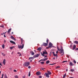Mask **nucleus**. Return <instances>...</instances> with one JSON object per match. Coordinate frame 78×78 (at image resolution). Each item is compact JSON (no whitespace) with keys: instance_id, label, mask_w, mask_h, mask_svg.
<instances>
[{"instance_id":"f257e3e1","label":"nucleus","mask_w":78,"mask_h":78,"mask_svg":"<svg viewBox=\"0 0 78 78\" xmlns=\"http://www.w3.org/2000/svg\"><path fill=\"white\" fill-rule=\"evenodd\" d=\"M23 65L24 66H25V67H28V66L30 65V62H26L24 63Z\"/></svg>"},{"instance_id":"f03ea898","label":"nucleus","mask_w":78,"mask_h":78,"mask_svg":"<svg viewBox=\"0 0 78 78\" xmlns=\"http://www.w3.org/2000/svg\"><path fill=\"white\" fill-rule=\"evenodd\" d=\"M60 53L62 56L64 55V50L63 49H60Z\"/></svg>"},{"instance_id":"7ed1b4c3","label":"nucleus","mask_w":78,"mask_h":78,"mask_svg":"<svg viewBox=\"0 0 78 78\" xmlns=\"http://www.w3.org/2000/svg\"><path fill=\"white\" fill-rule=\"evenodd\" d=\"M24 47V44H22V45H18V47L19 48H21L22 49Z\"/></svg>"},{"instance_id":"20e7f679","label":"nucleus","mask_w":78,"mask_h":78,"mask_svg":"<svg viewBox=\"0 0 78 78\" xmlns=\"http://www.w3.org/2000/svg\"><path fill=\"white\" fill-rule=\"evenodd\" d=\"M39 56V55L38 54H37L34 55V58H37Z\"/></svg>"},{"instance_id":"39448f33","label":"nucleus","mask_w":78,"mask_h":78,"mask_svg":"<svg viewBox=\"0 0 78 78\" xmlns=\"http://www.w3.org/2000/svg\"><path fill=\"white\" fill-rule=\"evenodd\" d=\"M49 47H48V48H51V46H52V44H51V43H49Z\"/></svg>"},{"instance_id":"423d86ee","label":"nucleus","mask_w":78,"mask_h":78,"mask_svg":"<svg viewBox=\"0 0 78 78\" xmlns=\"http://www.w3.org/2000/svg\"><path fill=\"white\" fill-rule=\"evenodd\" d=\"M43 54L41 53L42 54V56H44V54H47V52L46 51L45 52V51H43Z\"/></svg>"},{"instance_id":"0eeeda50","label":"nucleus","mask_w":78,"mask_h":78,"mask_svg":"<svg viewBox=\"0 0 78 78\" xmlns=\"http://www.w3.org/2000/svg\"><path fill=\"white\" fill-rule=\"evenodd\" d=\"M45 75H46V77H47L48 78L50 77V76H49V74H48V73H45Z\"/></svg>"},{"instance_id":"6e6552de","label":"nucleus","mask_w":78,"mask_h":78,"mask_svg":"<svg viewBox=\"0 0 78 78\" xmlns=\"http://www.w3.org/2000/svg\"><path fill=\"white\" fill-rule=\"evenodd\" d=\"M11 38L12 39H13V40H15V41H16V39H15V38H14V37H13V36H11Z\"/></svg>"},{"instance_id":"1a4fd4ad","label":"nucleus","mask_w":78,"mask_h":78,"mask_svg":"<svg viewBox=\"0 0 78 78\" xmlns=\"http://www.w3.org/2000/svg\"><path fill=\"white\" fill-rule=\"evenodd\" d=\"M10 42H11V43H12V44H16V43L12 41H10Z\"/></svg>"},{"instance_id":"9d476101","label":"nucleus","mask_w":78,"mask_h":78,"mask_svg":"<svg viewBox=\"0 0 78 78\" xmlns=\"http://www.w3.org/2000/svg\"><path fill=\"white\" fill-rule=\"evenodd\" d=\"M43 45H44V46H47V45H48V44L46 43H43Z\"/></svg>"},{"instance_id":"9b49d317","label":"nucleus","mask_w":78,"mask_h":78,"mask_svg":"<svg viewBox=\"0 0 78 78\" xmlns=\"http://www.w3.org/2000/svg\"><path fill=\"white\" fill-rule=\"evenodd\" d=\"M69 65V66H74V65H73V63H72V62H70Z\"/></svg>"},{"instance_id":"f8f14e48","label":"nucleus","mask_w":78,"mask_h":78,"mask_svg":"<svg viewBox=\"0 0 78 78\" xmlns=\"http://www.w3.org/2000/svg\"><path fill=\"white\" fill-rule=\"evenodd\" d=\"M30 53L32 55H34V53L33 51H31L30 52Z\"/></svg>"},{"instance_id":"ddd939ff","label":"nucleus","mask_w":78,"mask_h":78,"mask_svg":"<svg viewBox=\"0 0 78 78\" xmlns=\"http://www.w3.org/2000/svg\"><path fill=\"white\" fill-rule=\"evenodd\" d=\"M15 47L14 46H12L11 47H10L9 48L10 49V50H12V49H13L14 48H15Z\"/></svg>"},{"instance_id":"4468645a","label":"nucleus","mask_w":78,"mask_h":78,"mask_svg":"<svg viewBox=\"0 0 78 78\" xmlns=\"http://www.w3.org/2000/svg\"><path fill=\"white\" fill-rule=\"evenodd\" d=\"M11 28L8 31V33H10V32H11Z\"/></svg>"},{"instance_id":"2eb2a0df","label":"nucleus","mask_w":78,"mask_h":78,"mask_svg":"<svg viewBox=\"0 0 78 78\" xmlns=\"http://www.w3.org/2000/svg\"><path fill=\"white\" fill-rule=\"evenodd\" d=\"M47 72L49 75H51V72L49 71H47Z\"/></svg>"},{"instance_id":"dca6fc26","label":"nucleus","mask_w":78,"mask_h":78,"mask_svg":"<svg viewBox=\"0 0 78 78\" xmlns=\"http://www.w3.org/2000/svg\"><path fill=\"white\" fill-rule=\"evenodd\" d=\"M71 72H73L74 71H75V69H71L70 70Z\"/></svg>"},{"instance_id":"f3484780","label":"nucleus","mask_w":78,"mask_h":78,"mask_svg":"<svg viewBox=\"0 0 78 78\" xmlns=\"http://www.w3.org/2000/svg\"><path fill=\"white\" fill-rule=\"evenodd\" d=\"M36 74H37V75H40V72H37L36 73Z\"/></svg>"},{"instance_id":"a211bd4d","label":"nucleus","mask_w":78,"mask_h":78,"mask_svg":"<svg viewBox=\"0 0 78 78\" xmlns=\"http://www.w3.org/2000/svg\"><path fill=\"white\" fill-rule=\"evenodd\" d=\"M5 62H6V60H5V59H4L3 61V64H4V65H5Z\"/></svg>"},{"instance_id":"6ab92c4d","label":"nucleus","mask_w":78,"mask_h":78,"mask_svg":"<svg viewBox=\"0 0 78 78\" xmlns=\"http://www.w3.org/2000/svg\"><path fill=\"white\" fill-rule=\"evenodd\" d=\"M37 50H39V51H41V47L38 48Z\"/></svg>"},{"instance_id":"aec40b11","label":"nucleus","mask_w":78,"mask_h":78,"mask_svg":"<svg viewBox=\"0 0 78 78\" xmlns=\"http://www.w3.org/2000/svg\"><path fill=\"white\" fill-rule=\"evenodd\" d=\"M29 59H34V58L33 57H31L29 58Z\"/></svg>"},{"instance_id":"412c9836","label":"nucleus","mask_w":78,"mask_h":78,"mask_svg":"<svg viewBox=\"0 0 78 78\" xmlns=\"http://www.w3.org/2000/svg\"><path fill=\"white\" fill-rule=\"evenodd\" d=\"M75 48H76V45H74L73 46V50H74L75 49Z\"/></svg>"},{"instance_id":"4be33fe9","label":"nucleus","mask_w":78,"mask_h":78,"mask_svg":"<svg viewBox=\"0 0 78 78\" xmlns=\"http://www.w3.org/2000/svg\"><path fill=\"white\" fill-rule=\"evenodd\" d=\"M74 42L75 44H78V41H75Z\"/></svg>"},{"instance_id":"5701e85b","label":"nucleus","mask_w":78,"mask_h":78,"mask_svg":"<svg viewBox=\"0 0 78 78\" xmlns=\"http://www.w3.org/2000/svg\"><path fill=\"white\" fill-rule=\"evenodd\" d=\"M66 76V74H65L63 76V78H65Z\"/></svg>"},{"instance_id":"b1692460","label":"nucleus","mask_w":78,"mask_h":78,"mask_svg":"<svg viewBox=\"0 0 78 78\" xmlns=\"http://www.w3.org/2000/svg\"><path fill=\"white\" fill-rule=\"evenodd\" d=\"M47 59H48V58H44L43 59L44 61H46V60H47Z\"/></svg>"},{"instance_id":"393cba45","label":"nucleus","mask_w":78,"mask_h":78,"mask_svg":"<svg viewBox=\"0 0 78 78\" xmlns=\"http://www.w3.org/2000/svg\"><path fill=\"white\" fill-rule=\"evenodd\" d=\"M54 56H56V57L57 58H58V55H57V54H55L54 55Z\"/></svg>"},{"instance_id":"a878e982","label":"nucleus","mask_w":78,"mask_h":78,"mask_svg":"<svg viewBox=\"0 0 78 78\" xmlns=\"http://www.w3.org/2000/svg\"><path fill=\"white\" fill-rule=\"evenodd\" d=\"M2 47L3 48H5V45L3 44L2 45Z\"/></svg>"},{"instance_id":"bb28decb","label":"nucleus","mask_w":78,"mask_h":78,"mask_svg":"<svg viewBox=\"0 0 78 78\" xmlns=\"http://www.w3.org/2000/svg\"><path fill=\"white\" fill-rule=\"evenodd\" d=\"M45 69L44 68H40V70H45Z\"/></svg>"},{"instance_id":"cd10ccee","label":"nucleus","mask_w":78,"mask_h":78,"mask_svg":"<svg viewBox=\"0 0 78 78\" xmlns=\"http://www.w3.org/2000/svg\"><path fill=\"white\" fill-rule=\"evenodd\" d=\"M17 54H18V55H20L19 56H21V54L20 53V52H18Z\"/></svg>"},{"instance_id":"c85d7f7f","label":"nucleus","mask_w":78,"mask_h":78,"mask_svg":"<svg viewBox=\"0 0 78 78\" xmlns=\"http://www.w3.org/2000/svg\"><path fill=\"white\" fill-rule=\"evenodd\" d=\"M41 64H44V62H40Z\"/></svg>"},{"instance_id":"c756f323","label":"nucleus","mask_w":78,"mask_h":78,"mask_svg":"<svg viewBox=\"0 0 78 78\" xmlns=\"http://www.w3.org/2000/svg\"><path fill=\"white\" fill-rule=\"evenodd\" d=\"M48 63H50V61H46V64H48Z\"/></svg>"},{"instance_id":"7c9ffc66","label":"nucleus","mask_w":78,"mask_h":78,"mask_svg":"<svg viewBox=\"0 0 78 78\" xmlns=\"http://www.w3.org/2000/svg\"><path fill=\"white\" fill-rule=\"evenodd\" d=\"M15 78H18V76L16 75L14 76Z\"/></svg>"},{"instance_id":"2f4dec72","label":"nucleus","mask_w":78,"mask_h":78,"mask_svg":"<svg viewBox=\"0 0 78 78\" xmlns=\"http://www.w3.org/2000/svg\"><path fill=\"white\" fill-rule=\"evenodd\" d=\"M21 44H22V42H23V39L21 38Z\"/></svg>"},{"instance_id":"473e14b6","label":"nucleus","mask_w":78,"mask_h":78,"mask_svg":"<svg viewBox=\"0 0 78 78\" xmlns=\"http://www.w3.org/2000/svg\"><path fill=\"white\" fill-rule=\"evenodd\" d=\"M30 75L31 74H30V72H29V75H28L29 76H30Z\"/></svg>"},{"instance_id":"72a5a7b5","label":"nucleus","mask_w":78,"mask_h":78,"mask_svg":"<svg viewBox=\"0 0 78 78\" xmlns=\"http://www.w3.org/2000/svg\"><path fill=\"white\" fill-rule=\"evenodd\" d=\"M4 78H7V76L6 75V74H5L4 76Z\"/></svg>"},{"instance_id":"f704fd0d","label":"nucleus","mask_w":78,"mask_h":78,"mask_svg":"<svg viewBox=\"0 0 78 78\" xmlns=\"http://www.w3.org/2000/svg\"><path fill=\"white\" fill-rule=\"evenodd\" d=\"M73 62H74V64H76V61L74 60L73 61Z\"/></svg>"},{"instance_id":"c9c22d12","label":"nucleus","mask_w":78,"mask_h":78,"mask_svg":"<svg viewBox=\"0 0 78 78\" xmlns=\"http://www.w3.org/2000/svg\"><path fill=\"white\" fill-rule=\"evenodd\" d=\"M41 61H44V59H41L40 60H39V62H41Z\"/></svg>"},{"instance_id":"e433bc0d","label":"nucleus","mask_w":78,"mask_h":78,"mask_svg":"<svg viewBox=\"0 0 78 78\" xmlns=\"http://www.w3.org/2000/svg\"><path fill=\"white\" fill-rule=\"evenodd\" d=\"M0 27H2V28H4V26H3V25L1 26H0Z\"/></svg>"},{"instance_id":"4c0bfd02","label":"nucleus","mask_w":78,"mask_h":78,"mask_svg":"<svg viewBox=\"0 0 78 78\" xmlns=\"http://www.w3.org/2000/svg\"><path fill=\"white\" fill-rule=\"evenodd\" d=\"M14 72H17V70H16V69H14Z\"/></svg>"},{"instance_id":"58836bf2","label":"nucleus","mask_w":78,"mask_h":78,"mask_svg":"<svg viewBox=\"0 0 78 78\" xmlns=\"http://www.w3.org/2000/svg\"><path fill=\"white\" fill-rule=\"evenodd\" d=\"M5 33H6V32L5 33H3L2 34H1V35H3V34H5Z\"/></svg>"},{"instance_id":"ea45409f","label":"nucleus","mask_w":78,"mask_h":78,"mask_svg":"<svg viewBox=\"0 0 78 78\" xmlns=\"http://www.w3.org/2000/svg\"><path fill=\"white\" fill-rule=\"evenodd\" d=\"M47 43L48 44V39H47Z\"/></svg>"},{"instance_id":"a19ab883","label":"nucleus","mask_w":78,"mask_h":78,"mask_svg":"<svg viewBox=\"0 0 78 78\" xmlns=\"http://www.w3.org/2000/svg\"><path fill=\"white\" fill-rule=\"evenodd\" d=\"M28 69H30L31 68V66H29L28 67Z\"/></svg>"},{"instance_id":"79ce46f5","label":"nucleus","mask_w":78,"mask_h":78,"mask_svg":"<svg viewBox=\"0 0 78 78\" xmlns=\"http://www.w3.org/2000/svg\"><path fill=\"white\" fill-rule=\"evenodd\" d=\"M56 53L57 54H58V51H57L56 52Z\"/></svg>"},{"instance_id":"37998d69","label":"nucleus","mask_w":78,"mask_h":78,"mask_svg":"<svg viewBox=\"0 0 78 78\" xmlns=\"http://www.w3.org/2000/svg\"><path fill=\"white\" fill-rule=\"evenodd\" d=\"M56 68H59V66H57L56 67Z\"/></svg>"},{"instance_id":"c03bdc74","label":"nucleus","mask_w":78,"mask_h":78,"mask_svg":"<svg viewBox=\"0 0 78 78\" xmlns=\"http://www.w3.org/2000/svg\"><path fill=\"white\" fill-rule=\"evenodd\" d=\"M4 76V74H2V77H3V76Z\"/></svg>"},{"instance_id":"a18cd8bd","label":"nucleus","mask_w":78,"mask_h":78,"mask_svg":"<svg viewBox=\"0 0 78 78\" xmlns=\"http://www.w3.org/2000/svg\"><path fill=\"white\" fill-rule=\"evenodd\" d=\"M67 62L66 61H64L63 62V63H64V62Z\"/></svg>"},{"instance_id":"49530a36","label":"nucleus","mask_w":78,"mask_h":78,"mask_svg":"<svg viewBox=\"0 0 78 78\" xmlns=\"http://www.w3.org/2000/svg\"><path fill=\"white\" fill-rule=\"evenodd\" d=\"M52 53L53 54V55H54L55 54V52H54V51L52 52Z\"/></svg>"},{"instance_id":"de8ad7c7","label":"nucleus","mask_w":78,"mask_h":78,"mask_svg":"<svg viewBox=\"0 0 78 78\" xmlns=\"http://www.w3.org/2000/svg\"><path fill=\"white\" fill-rule=\"evenodd\" d=\"M42 78V76H39V78Z\"/></svg>"},{"instance_id":"09e8293b","label":"nucleus","mask_w":78,"mask_h":78,"mask_svg":"<svg viewBox=\"0 0 78 78\" xmlns=\"http://www.w3.org/2000/svg\"><path fill=\"white\" fill-rule=\"evenodd\" d=\"M76 50H78V48H76Z\"/></svg>"},{"instance_id":"8fccbe9b","label":"nucleus","mask_w":78,"mask_h":78,"mask_svg":"<svg viewBox=\"0 0 78 78\" xmlns=\"http://www.w3.org/2000/svg\"><path fill=\"white\" fill-rule=\"evenodd\" d=\"M12 34H14V32H12Z\"/></svg>"},{"instance_id":"3c124183","label":"nucleus","mask_w":78,"mask_h":78,"mask_svg":"<svg viewBox=\"0 0 78 78\" xmlns=\"http://www.w3.org/2000/svg\"><path fill=\"white\" fill-rule=\"evenodd\" d=\"M6 37V36L5 35H4V37Z\"/></svg>"},{"instance_id":"603ef678","label":"nucleus","mask_w":78,"mask_h":78,"mask_svg":"<svg viewBox=\"0 0 78 78\" xmlns=\"http://www.w3.org/2000/svg\"><path fill=\"white\" fill-rule=\"evenodd\" d=\"M58 51H59L60 50L59 49V48H58Z\"/></svg>"},{"instance_id":"864d4df0","label":"nucleus","mask_w":78,"mask_h":78,"mask_svg":"<svg viewBox=\"0 0 78 78\" xmlns=\"http://www.w3.org/2000/svg\"><path fill=\"white\" fill-rule=\"evenodd\" d=\"M0 65L2 66V64H1V63L0 62Z\"/></svg>"},{"instance_id":"5fc2aeb1","label":"nucleus","mask_w":78,"mask_h":78,"mask_svg":"<svg viewBox=\"0 0 78 78\" xmlns=\"http://www.w3.org/2000/svg\"><path fill=\"white\" fill-rule=\"evenodd\" d=\"M69 78H74V77H70Z\"/></svg>"},{"instance_id":"6e6d98bb","label":"nucleus","mask_w":78,"mask_h":78,"mask_svg":"<svg viewBox=\"0 0 78 78\" xmlns=\"http://www.w3.org/2000/svg\"><path fill=\"white\" fill-rule=\"evenodd\" d=\"M66 70V72H67L68 71V69H67Z\"/></svg>"},{"instance_id":"4d7b16f0","label":"nucleus","mask_w":78,"mask_h":78,"mask_svg":"<svg viewBox=\"0 0 78 78\" xmlns=\"http://www.w3.org/2000/svg\"><path fill=\"white\" fill-rule=\"evenodd\" d=\"M23 78H25V76H23Z\"/></svg>"},{"instance_id":"13d9d810","label":"nucleus","mask_w":78,"mask_h":78,"mask_svg":"<svg viewBox=\"0 0 78 78\" xmlns=\"http://www.w3.org/2000/svg\"><path fill=\"white\" fill-rule=\"evenodd\" d=\"M5 54H4L3 55V56H5Z\"/></svg>"},{"instance_id":"bf43d9fd","label":"nucleus","mask_w":78,"mask_h":78,"mask_svg":"<svg viewBox=\"0 0 78 78\" xmlns=\"http://www.w3.org/2000/svg\"><path fill=\"white\" fill-rule=\"evenodd\" d=\"M54 59H55V58L54 57L53 58Z\"/></svg>"},{"instance_id":"052dcab7","label":"nucleus","mask_w":78,"mask_h":78,"mask_svg":"<svg viewBox=\"0 0 78 78\" xmlns=\"http://www.w3.org/2000/svg\"><path fill=\"white\" fill-rule=\"evenodd\" d=\"M45 58H47V55H46V56H45Z\"/></svg>"},{"instance_id":"680f3d73","label":"nucleus","mask_w":78,"mask_h":78,"mask_svg":"<svg viewBox=\"0 0 78 78\" xmlns=\"http://www.w3.org/2000/svg\"><path fill=\"white\" fill-rule=\"evenodd\" d=\"M13 52H12V54H13Z\"/></svg>"},{"instance_id":"e2e57ef3","label":"nucleus","mask_w":78,"mask_h":78,"mask_svg":"<svg viewBox=\"0 0 78 78\" xmlns=\"http://www.w3.org/2000/svg\"><path fill=\"white\" fill-rule=\"evenodd\" d=\"M30 61V62H32V60H31Z\"/></svg>"},{"instance_id":"0e129e2a","label":"nucleus","mask_w":78,"mask_h":78,"mask_svg":"<svg viewBox=\"0 0 78 78\" xmlns=\"http://www.w3.org/2000/svg\"><path fill=\"white\" fill-rule=\"evenodd\" d=\"M4 42H6V41L4 40Z\"/></svg>"},{"instance_id":"69168bd1","label":"nucleus","mask_w":78,"mask_h":78,"mask_svg":"<svg viewBox=\"0 0 78 78\" xmlns=\"http://www.w3.org/2000/svg\"><path fill=\"white\" fill-rule=\"evenodd\" d=\"M0 68H1V66H0Z\"/></svg>"},{"instance_id":"338daca9","label":"nucleus","mask_w":78,"mask_h":78,"mask_svg":"<svg viewBox=\"0 0 78 78\" xmlns=\"http://www.w3.org/2000/svg\"><path fill=\"white\" fill-rule=\"evenodd\" d=\"M3 78V77H2V78Z\"/></svg>"},{"instance_id":"774afa93","label":"nucleus","mask_w":78,"mask_h":78,"mask_svg":"<svg viewBox=\"0 0 78 78\" xmlns=\"http://www.w3.org/2000/svg\"><path fill=\"white\" fill-rule=\"evenodd\" d=\"M77 63L78 64V62H77Z\"/></svg>"}]
</instances>
